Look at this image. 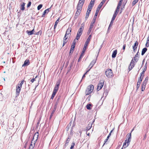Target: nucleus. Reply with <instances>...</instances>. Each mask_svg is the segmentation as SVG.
<instances>
[{"mask_svg":"<svg viewBox=\"0 0 149 149\" xmlns=\"http://www.w3.org/2000/svg\"><path fill=\"white\" fill-rule=\"evenodd\" d=\"M91 38V35H90L88 36L87 39V40L85 42V43L84 44V47L83 49V50L82 51L81 54L80 55L79 57L78 60V62H79L80 61L81 58L83 56L84 54V53L85 52L87 48V47L88 46V45L89 42Z\"/></svg>","mask_w":149,"mask_h":149,"instance_id":"1","label":"nucleus"},{"mask_svg":"<svg viewBox=\"0 0 149 149\" xmlns=\"http://www.w3.org/2000/svg\"><path fill=\"white\" fill-rule=\"evenodd\" d=\"M136 57H135V56L131 61L130 63L129 67L128 69L129 71L132 70V69L134 67V65H135V63H134V62L133 60H134L136 62H137L138 61V59L136 58Z\"/></svg>","mask_w":149,"mask_h":149,"instance_id":"2","label":"nucleus"},{"mask_svg":"<svg viewBox=\"0 0 149 149\" xmlns=\"http://www.w3.org/2000/svg\"><path fill=\"white\" fill-rule=\"evenodd\" d=\"M136 57H135V56L131 61L130 63L129 67L128 69L129 71L132 70V69L134 67V65H135V63H134V62L133 60H134L136 62H137L138 61V59L136 58Z\"/></svg>","mask_w":149,"mask_h":149,"instance_id":"3","label":"nucleus"},{"mask_svg":"<svg viewBox=\"0 0 149 149\" xmlns=\"http://www.w3.org/2000/svg\"><path fill=\"white\" fill-rule=\"evenodd\" d=\"M84 25H83V24H82L80 28L79 29L78 31L77 35L76 36V38L77 40H79L80 38V37L82 33L83 30L84 29Z\"/></svg>","mask_w":149,"mask_h":149,"instance_id":"4","label":"nucleus"},{"mask_svg":"<svg viewBox=\"0 0 149 149\" xmlns=\"http://www.w3.org/2000/svg\"><path fill=\"white\" fill-rule=\"evenodd\" d=\"M94 86L93 85H90L88 86L85 91V93L86 95H88L90 94L93 91Z\"/></svg>","mask_w":149,"mask_h":149,"instance_id":"5","label":"nucleus"},{"mask_svg":"<svg viewBox=\"0 0 149 149\" xmlns=\"http://www.w3.org/2000/svg\"><path fill=\"white\" fill-rule=\"evenodd\" d=\"M105 74L108 77H113V73L111 69H107L105 72Z\"/></svg>","mask_w":149,"mask_h":149,"instance_id":"6","label":"nucleus"},{"mask_svg":"<svg viewBox=\"0 0 149 149\" xmlns=\"http://www.w3.org/2000/svg\"><path fill=\"white\" fill-rule=\"evenodd\" d=\"M106 0H102L100 3L98 7L96 9V12L94 15V17H97L98 14V13L99 12V10H100V9L101 8L102 6L103 5L104 3L105 2Z\"/></svg>","mask_w":149,"mask_h":149,"instance_id":"7","label":"nucleus"},{"mask_svg":"<svg viewBox=\"0 0 149 149\" xmlns=\"http://www.w3.org/2000/svg\"><path fill=\"white\" fill-rule=\"evenodd\" d=\"M39 136V133L38 132H37L35 133L34 135H33V139L32 140L33 141V144L34 146L35 145V143H36V141L38 139V137Z\"/></svg>","mask_w":149,"mask_h":149,"instance_id":"8","label":"nucleus"},{"mask_svg":"<svg viewBox=\"0 0 149 149\" xmlns=\"http://www.w3.org/2000/svg\"><path fill=\"white\" fill-rule=\"evenodd\" d=\"M104 81L103 80L100 81L97 87V90L98 91L100 90L102 88L104 84Z\"/></svg>","mask_w":149,"mask_h":149,"instance_id":"9","label":"nucleus"},{"mask_svg":"<svg viewBox=\"0 0 149 149\" xmlns=\"http://www.w3.org/2000/svg\"><path fill=\"white\" fill-rule=\"evenodd\" d=\"M94 121L95 120L94 119L93 122H91L90 121L89 122V124L86 127V130L87 131H88L91 129L92 127V125L94 123Z\"/></svg>","mask_w":149,"mask_h":149,"instance_id":"10","label":"nucleus"},{"mask_svg":"<svg viewBox=\"0 0 149 149\" xmlns=\"http://www.w3.org/2000/svg\"><path fill=\"white\" fill-rule=\"evenodd\" d=\"M127 139H128L126 140L128 141V144L129 145L131 139V132L127 134Z\"/></svg>","mask_w":149,"mask_h":149,"instance_id":"11","label":"nucleus"},{"mask_svg":"<svg viewBox=\"0 0 149 149\" xmlns=\"http://www.w3.org/2000/svg\"><path fill=\"white\" fill-rule=\"evenodd\" d=\"M30 61L29 60L26 59L24 61L23 64L22 65V67L27 66L29 65Z\"/></svg>","mask_w":149,"mask_h":149,"instance_id":"12","label":"nucleus"},{"mask_svg":"<svg viewBox=\"0 0 149 149\" xmlns=\"http://www.w3.org/2000/svg\"><path fill=\"white\" fill-rule=\"evenodd\" d=\"M128 141H127V140H126L125 141V142H124L123 147L121 148V149H123V148H126L129 145L128 144Z\"/></svg>","mask_w":149,"mask_h":149,"instance_id":"13","label":"nucleus"},{"mask_svg":"<svg viewBox=\"0 0 149 149\" xmlns=\"http://www.w3.org/2000/svg\"><path fill=\"white\" fill-rule=\"evenodd\" d=\"M96 62V60H93L91 62V63H90L88 67H90V69H91L94 65L95 64Z\"/></svg>","mask_w":149,"mask_h":149,"instance_id":"14","label":"nucleus"},{"mask_svg":"<svg viewBox=\"0 0 149 149\" xmlns=\"http://www.w3.org/2000/svg\"><path fill=\"white\" fill-rule=\"evenodd\" d=\"M71 32V28H69L66 30L65 33L66 35H71L70 32Z\"/></svg>","mask_w":149,"mask_h":149,"instance_id":"15","label":"nucleus"},{"mask_svg":"<svg viewBox=\"0 0 149 149\" xmlns=\"http://www.w3.org/2000/svg\"><path fill=\"white\" fill-rule=\"evenodd\" d=\"M85 0H83V1H81V0H79L77 5L82 6L84 3Z\"/></svg>","mask_w":149,"mask_h":149,"instance_id":"16","label":"nucleus"},{"mask_svg":"<svg viewBox=\"0 0 149 149\" xmlns=\"http://www.w3.org/2000/svg\"><path fill=\"white\" fill-rule=\"evenodd\" d=\"M146 71V69H143L142 72L141 73V76L139 78L140 79H143V78L145 72Z\"/></svg>","mask_w":149,"mask_h":149,"instance_id":"17","label":"nucleus"},{"mask_svg":"<svg viewBox=\"0 0 149 149\" xmlns=\"http://www.w3.org/2000/svg\"><path fill=\"white\" fill-rule=\"evenodd\" d=\"M96 17H94L93 21L91 22V24H90V27H91V28H93V24H94V23L95 22V19H96Z\"/></svg>","mask_w":149,"mask_h":149,"instance_id":"18","label":"nucleus"},{"mask_svg":"<svg viewBox=\"0 0 149 149\" xmlns=\"http://www.w3.org/2000/svg\"><path fill=\"white\" fill-rule=\"evenodd\" d=\"M117 52V51L116 49L115 50L113 51L112 55V58H115L116 57Z\"/></svg>","mask_w":149,"mask_h":149,"instance_id":"19","label":"nucleus"},{"mask_svg":"<svg viewBox=\"0 0 149 149\" xmlns=\"http://www.w3.org/2000/svg\"><path fill=\"white\" fill-rule=\"evenodd\" d=\"M146 84H145L144 83H142L141 87V89L142 91H144L146 87Z\"/></svg>","mask_w":149,"mask_h":149,"instance_id":"20","label":"nucleus"},{"mask_svg":"<svg viewBox=\"0 0 149 149\" xmlns=\"http://www.w3.org/2000/svg\"><path fill=\"white\" fill-rule=\"evenodd\" d=\"M34 31V29H33L31 31L27 30L26 31V32L29 35H31L33 34Z\"/></svg>","mask_w":149,"mask_h":149,"instance_id":"21","label":"nucleus"},{"mask_svg":"<svg viewBox=\"0 0 149 149\" xmlns=\"http://www.w3.org/2000/svg\"><path fill=\"white\" fill-rule=\"evenodd\" d=\"M147 50V49L146 47L144 48L142 50L141 52V55L143 56L145 54Z\"/></svg>","mask_w":149,"mask_h":149,"instance_id":"22","label":"nucleus"},{"mask_svg":"<svg viewBox=\"0 0 149 149\" xmlns=\"http://www.w3.org/2000/svg\"><path fill=\"white\" fill-rule=\"evenodd\" d=\"M59 88V87L55 86L54 88L53 93L56 94L58 89Z\"/></svg>","mask_w":149,"mask_h":149,"instance_id":"23","label":"nucleus"},{"mask_svg":"<svg viewBox=\"0 0 149 149\" xmlns=\"http://www.w3.org/2000/svg\"><path fill=\"white\" fill-rule=\"evenodd\" d=\"M59 88V87L55 86L54 88L53 93L56 94L58 89Z\"/></svg>","mask_w":149,"mask_h":149,"instance_id":"24","label":"nucleus"},{"mask_svg":"<svg viewBox=\"0 0 149 149\" xmlns=\"http://www.w3.org/2000/svg\"><path fill=\"white\" fill-rule=\"evenodd\" d=\"M25 3L23 2L22 4L20 6V9L22 10H24L25 9V7L24 6Z\"/></svg>","mask_w":149,"mask_h":149,"instance_id":"25","label":"nucleus"},{"mask_svg":"<svg viewBox=\"0 0 149 149\" xmlns=\"http://www.w3.org/2000/svg\"><path fill=\"white\" fill-rule=\"evenodd\" d=\"M95 2V0H91L90 1L88 6H91L92 7H93Z\"/></svg>","mask_w":149,"mask_h":149,"instance_id":"26","label":"nucleus"},{"mask_svg":"<svg viewBox=\"0 0 149 149\" xmlns=\"http://www.w3.org/2000/svg\"><path fill=\"white\" fill-rule=\"evenodd\" d=\"M138 45V43L137 41H136L135 42L134 46H133V48H137Z\"/></svg>","mask_w":149,"mask_h":149,"instance_id":"27","label":"nucleus"},{"mask_svg":"<svg viewBox=\"0 0 149 149\" xmlns=\"http://www.w3.org/2000/svg\"><path fill=\"white\" fill-rule=\"evenodd\" d=\"M61 80L60 79L58 80L56 82V86L59 87L61 83Z\"/></svg>","mask_w":149,"mask_h":149,"instance_id":"28","label":"nucleus"},{"mask_svg":"<svg viewBox=\"0 0 149 149\" xmlns=\"http://www.w3.org/2000/svg\"><path fill=\"white\" fill-rule=\"evenodd\" d=\"M92 104H88L86 106V108L88 110H90L91 109V107L92 106Z\"/></svg>","mask_w":149,"mask_h":149,"instance_id":"29","label":"nucleus"},{"mask_svg":"<svg viewBox=\"0 0 149 149\" xmlns=\"http://www.w3.org/2000/svg\"><path fill=\"white\" fill-rule=\"evenodd\" d=\"M75 43H72L71 48H70V49H71V50H73V51H74L75 47Z\"/></svg>","mask_w":149,"mask_h":149,"instance_id":"30","label":"nucleus"},{"mask_svg":"<svg viewBox=\"0 0 149 149\" xmlns=\"http://www.w3.org/2000/svg\"><path fill=\"white\" fill-rule=\"evenodd\" d=\"M148 38H149V34L147 38L146 42V45H145L146 47H148L149 46V44H148L149 42H148V41H149Z\"/></svg>","mask_w":149,"mask_h":149,"instance_id":"31","label":"nucleus"},{"mask_svg":"<svg viewBox=\"0 0 149 149\" xmlns=\"http://www.w3.org/2000/svg\"><path fill=\"white\" fill-rule=\"evenodd\" d=\"M20 90H20V89H18L17 88V89L16 91V97L19 95Z\"/></svg>","mask_w":149,"mask_h":149,"instance_id":"32","label":"nucleus"},{"mask_svg":"<svg viewBox=\"0 0 149 149\" xmlns=\"http://www.w3.org/2000/svg\"><path fill=\"white\" fill-rule=\"evenodd\" d=\"M51 7L45 10L44 11V12L45 13H48L50 11V10H51Z\"/></svg>","mask_w":149,"mask_h":149,"instance_id":"33","label":"nucleus"},{"mask_svg":"<svg viewBox=\"0 0 149 149\" xmlns=\"http://www.w3.org/2000/svg\"><path fill=\"white\" fill-rule=\"evenodd\" d=\"M92 8L93 7H92V6H88L87 11L89 12H91Z\"/></svg>","mask_w":149,"mask_h":149,"instance_id":"34","label":"nucleus"},{"mask_svg":"<svg viewBox=\"0 0 149 149\" xmlns=\"http://www.w3.org/2000/svg\"><path fill=\"white\" fill-rule=\"evenodd\" d=\"M90 13V12L87 11L85 17V19L86 20H87V18H88L89 16V14Z\"/></svg>","mask_w":149,"mask_h":149,"instance_id":"35","label":"nucleus"},{"mask_svg":"<svg viewBox=\"0 0 149 149\" xmlns=\"http://www.w3.org/2000/svg\"><path fill=\"white\" fill-rule=\"evenodd\" d=\"M82 6H79V5H77V10H80L81 11L82 9Z\"/></svg>","mask_w":149,"mask_h":149,"instance_id":"36","label":"nucleus"},{"mask_svg":"<svg viewBox=\"0 0 149 149\" xmlns=\"http://www.w3.org/2000/svg\"><path fill=\"white\" fill-rule=\"evenodd\" d=\"M73 51H73V50H71V49H70V51L69 53V56H68V58L69 57L70 58H70L71 57V55L72 54Z\"/></svg>","mask_w":149,"mask_h":149,"instance_id":"37","label":"nucleus"},{"mask_svg":"<svg viewBox=\"0 0 149 149\" xmlns=\"http://www.w3.org/2000/svg\"><path fill=\"white\" fill-rule=\"evenodd\" d=\"M70 138L69 137H68L67 139V140L66 141L65 144V146H66L68 145V144L69 143V141L70 140Z\"/></svg>","mask_w":149,"mask_h":149,"instance_id":"38","label":"nucleus"},{"mask_svg":"<svg viewBox=\"0 0 149 149\" xmlns=\"http://www.w3.org/2000/svg\"><path fill=\"white\" fill-rule=\"evenodd\" d=\"M138 1L139 0H134L132 2V6H134Z\"/></svg>","mask_w":149,"mask_h":149,"instance_id":"39","label":"nucleus"},{"mask_svg":"<svg viewBox=\"0 0 149 149\" xmlns=\"http://www.w3.org/2000/svg\"><path fill=\"white\" fill-rule=\"evenodd\" d=\"M33 140H32V141H31V143L29 149H32L34 147V146L33 145Z\"/></svg>","mask_w":149,"mask_h":149,"instance_id":"40","label":"nucleus"},{"mask_svg":"<svg viewBox=\"0 0 149 149\" xmlns=\"http://www.w3.org/2000/svg\"><path fill=\"white\" fill-rule=\"evenodd\" d=\"M42 5L40 4L37 7V9L38 10H39L42 7Z\"/></svg>","mask_w":149,"mask_h":149,"instance_id":"41","label":"nucleus"},{"mask_svg":"<svg viewBox=\"0 0 149 149\" xmlns=\"http://www.w3.org/2000/svg\"><path fill=\"white\" fill-rule=\"evenodd\" d=\"M148 77H146L145 78V80L143 81V83H144L146 84V83L148 82Z\"/></svg>","mask_w":149,"mask_h":149,"instance_id":"42","label":"nucleus"},{"mask_svg":"<svg viewBox=\"0 0 149 149\" xmlns=\"http://www.w3.org/2000/svg\"><path fill=\"white\" fill-rule=\"evenodd\" d=\"M108 93V90L107 89L105 90L104 92V93H103V95H105L106 96L107 95Z\"/></svg>","mask_w":149,"mask_h":149,"instance_id":"43","label":"nucleus"},{"mask_svg":"<svg viewBox=\"0 0 149 149\" xmlns=\"http://www.w3.org/2000/svg\"><path fill=\"white\" fill-rule=\"evenodd\" d=\"M125 5V4H123L122 5V7L121 8L120 10L119 13L121 14L122 12V10L123 9V8H124Z\"/></svg>","mask_w":149,"mask_h":149,"instance_id":"44","label":"nucleus"},{"mask_svg":"<svg viewBox=\"0 0 149 149\" xmlns=\"http://www.w3.org/2000/svg\"><path fill=\"white\" fill-rule=\"evenodd\" d=\"M56 94H55V93H52V94L51 95V98H50V99L53 100V99L54 97L55 96Z\"/></svg>","mask_w":149,"mask_h":149,"instance_id":"45","label":"nucleus"},{"mask_svg":"<svg viewBox=\"0 0 149 149\" xmlns=\"http://www.w3.org/2000/svg\"><path fill=\"white\" fill-rule=\"evenodd\" d=\"M59 19H60V18L59 17L55 22L54 25H57L58 23Z\"/></svg>","mask_w":149,"mask_h":149,"instance_id":"46","label":"nucleus"},{"mask_svg":"<svg viewBox=\"0 0 149 149\" xmlns=\"http://www.w3.org/2000/svg\"><path fill=\"white\" fill-rule=\"evenodd\" d=\"M37 77V76H36L35 78H34V76H33V78L31 80V81L32 83H33L34 81H35V79Z\"/></svg>","mask_w":149,"mask_h":149,"instance_id":"47","label":"nucleus"},{"mask_svg":"<svg viewBox=\"0 0 149 149\" xmlns=\"http://www.w3.org/2000/svg\"><path fill=\"white\" fill-rule=\"evenodd\" d=\"M24 80H22L21 81V82L19 84V86H20V87H22V85L23 84L24 82Z\"/></svg>","mask_w":149,"mask_h":149,"instance_id":"48","label":"nucleus"},{"mask_svg":"<svg viewBox=\"0 0 149 149\" xmlns=\"http://www.w3.org/2000/svg\"><path fill=\"white\" fill-rule=\"evenodd\" d=\"M75 145V143H72L71 146L70 147V149H73Z\"/></svg>","mask_w":149,"mask_h":149,"instance_id":"49","label":"nucleus"},{"mask_svg":"<svg viewBox=\"0 0 149 149\" xmlns=\"http://www.w3.org/2000/svg\"><path fill=\"white\" fill-rule=\"evenodd\" d=\"M142 80V79L139 78L138 81L137 83H138L139 84H140Z\"/></svg>","mask_w":149,"mask_h":149,"instance_id":"50","label":"nucleus"},{"mask_svg":"<svg viewBox=\"0 0 149 149\" xmlns=\"http://www.w3.org/2000/svg\"><path fill=\"white\" fill-rule=\"evenodd\" d=\"M31 1H29L28 3V4H27V7L28 8V7H29L31 5Z\"/></svg>","mask_w":149,"mask_h":149,"instance_id":"51","label":"nucleus"},{"mask_svg":"<svg viewBox=\"0 0 149 149\" xmlns=\"http://www.w3.org/2000/svg\"><path fill=\"white\" fill-rule=\"evenodd\" d=\"M116 16L117 15L113 14L111 19L114 20Z\"/></svg>","mask_w":149,"mask_h":149,"instance_id":"52","label":"nucleus"},{"mask_svg":"<svg viewBox=\"0 0 149 149\" xmlns=\"http://www.w3.org/2000/svg\"><path fill=\"white\" fill-rule=\"evenodd\" d=\"M54 113V112H52V113L50 115V118H49L50 119H51V118L53 116V114Z\"/></svg>","mask_w":149,"mask_h":149,"instance_id":"53","label":"nucleus"},{"mask_svg":"<svg viewBox=\"0 0 149 149\" xmlns=\"http://www.w3.org/2000/svg\"><path fill=\"white\" fill-rule=\"evenodd\" d=\"M67 42V41L65 40H63V47L65 45V44Z\"/></svg>","mask_w":149,"mask_h":149,"instance_id":"54","label":"nucleus"},{"mask_svg":"<svg viewBox=\"0 0 149 149\" xmlns=\"http://www.w3.org/2000/svg\"><path fill=\"white\" fill-rule=\"evenodd\" d=\"M92 28H91V27H90L89 29V30H88V34H89L90 33Z\"/></svg>","mask_w":149,"mask_h":149,"instance_id":"55","label":"nucleus"},{"mask_svg":"<svg viewBox=\"0 0 149 149\" xmlns=\"http://www.w3.org/2000/svg\"><path fill=\"white\" fill-rule=\"evenodd\" d=\"M108 139H107V138L104 141V144L102 146H104V145L106 143V142L108 140Z\"/></svg>","mask_w":149,"mask_h":149,"instance_id":"56","label":"nucleus"},{"mask_svg":"<svg viewBox=\"0 0 149 149\" xmlns=\"http://www.w3.org/2000/svg\"><path fill=\"white\" fill-rule=\"evenodd\" d=\"M67 35H66L65 34V36L63 38V40H65V41H66V39H67L68 38V37H66V36H67Z\"/></svg>","mask_w":149,"mask_h":149,"instance_id":"57","label":"nucleus"},{"mask_svg":"<svg viewBox=\"0 0 149 149\" xmlns=\"http://www.w3.org/2000/svg\"><path fill=\"white\" fill-rule=\"evenodd\" d=\"M77 40H78L76 38H75L73 42L72 43H75V45L77 41Z\"/></svg>","mask_w":149,"mask_h":149,"instance_id":"58","label":"nucleus"},{"mask_svg":"<svg viewBox=\"0 0 149 149\" xmlns=\"http://www.w3.org/2000/svg\"><path fill=\"white\" fill-rule=\"evenodd\" d=\"M74 61L72 62L70 64V68H71L72 67Z\"/></svg>","mask_w":149,"mask_h":149,"instance_id":"59","label":"nucleus"},{"mask_svg":"<svg viewBox=\"0 0 149 149\" xmlns=\"http://www.w3.org/2000/svg\"><path fill=\"white\" fill-rule=\"evenodd\" d=\"M139 53V51H138V52L135 55V57H138V58L139 57L138 56Z\"/></svg>","mask_w":149,"mask_h":149,"instance_id":"60","label":"nucleus"},{"mask_svg":"<svg viewBox=\"0 0 149 149\" xmlns=\"http://www.w3.org/2000/svg\"><path fill=\"white\" fill-rule=\"evenodd\" d=\"M140 84H139L138 83H137L136 88H137V89L139 88V86H140Z\"/></svg>","mask_w":149,"mask_h":149,"instance_id":"61","label":"nucleus"},{"mask_svg":"<svg viewBox=\"0 0 149 149\" xmlns=\"http://www.w3.org/2000/svg\"><path fill=\"white\" fill-rule=\"evenodd\" d=\"M121 5L118 4L116 8L120 9Z\"/></svg>","mask_w":149,"mask_h":149,"instance_id":"62","label":"nucleus"},{"mask_svg":"<svg viewBox=\"0 0 149 149\" xmlns=\"http://www.w3.org/2000/svg\"><path fill=\"white\" fill-rule=\"evenodd\" d=\"M123 0H120L118 4L121 5V3L123 2Z\"/></svg>","mask_w":149,"mask_h":149,"instance_id":"63","label":"nucleus"},{"mask_svg":"<svg viewBox=\"0 0 149 149\" xmlns=\"http://www.w3.org/2000/svg\"><path fill=\"white\" fill-rule=\"evenodd\" d=\"M113 21L114 20H111V21L110 22V24H111L112 25H113Z\"/></svg>","mask_w":149,"mask_h":149,"instance_id":"64","label":"nucleus"}]
</instances>
